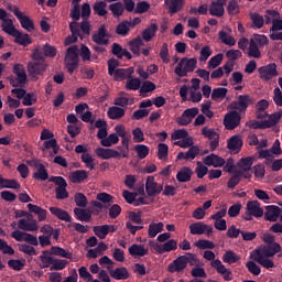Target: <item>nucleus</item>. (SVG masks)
Returning a JSON list of instances; mask_svg holds the SVG:
<instances>
[{"label": "nucleus", "mask_w": 282, "mask_h": 282, "mask_svg": "<svg viewBox=\"0 0 282 282\" xmlns=\"http://www.w3.org/2000/svg\"><path fill=\"white\" fill-rule=\"evenodd\" d=\"M241 122V115L237 112V110H232L228 112L224 118V124L226 129L232 131V129H237Z\"/></svg>", "instance_id": "obj_11"}, {"label": "nucleus", "mask_w": 282, "mask_h": 282, "mask_svg": "<svg viewBox=\"0 0 282 282\" xmlns=\"http://www.w3.org/2000/svg\"><path fill=\"white\" fill-rule=\"evenodd\" d=\"M108 8L115 19H120L124 14V6L120 1L109 4Z\"/></svg>", "instance_id": "obj_41"}, {"label": "nucleus", "mask_w": 282, "mask_h": 282, "mask_svg": "<svg viewBox=\"0 0 282 282\" xmlns=\"http://www.w3.org/2000/svg\"><path fill=\"white\" fill-rule=\"evenodd\" d=\"M18 228L20 230H25L26 232H36L39 230V223L36 220H32L31 223L22 218L18 223Z\"/></svg>", "instance_id": "obj_25"}, {"label": "nucleus", "mask_w": 282, "mask_h": 282, "mask_svg": "<svg viewBox=\"0 0 282 282\" xmlns=\"http://www.w3.org/2000/svg\"><path fill=\"white\" fill-rule=\"evenodd\" d=\"M124 109L117 106L110 107L107 111L108 118H110V120H120V118H124Z\"/></svg>", "instance_id": "obj_37"}, {"label": "nucleus", "mask_w": 282, "mask_h": 282, "mask_svg": "<svg viewBox=\"0 0 282 282\" xmlns=\"http://www.w3.org/2000/svg\"><path fill=\"white\" fill-rule=\"evenodd\" d=\"M96 155L101 160H111L120 158L121 153L113 149L97 148L95 150Z\"/></svg>", "instance_id": "obj_19"}, {"label": "nucleus", "mask_w": 282, "mask_h": 282, "mask_svg": "<svg viewBox=\"0 0 282 282\" xmlns=\"http://www.w3.org/2000/svg\"><path fill=\"white\" fill-rule=\"evenodd\" d=\"M281 251V245L278 242H271L265 246H261L252 251L251 259L259 263L265 270L274 268V261L271 259L274 254H279Z\"/></svg>", "instance_id": "obj_1"}, {"label": "nucleus", "mask_w": 282, "mask_h": 282, "mask_svg": "<svg viewBox=\"0 0 282 282\" xmlns=\"http://www.w3.org/2000/svg\"><path fill=\"white\" fill-rule=\"evenodd\" d=\"M50 182H53L57 186L55 189L56 199H67L69 197L67 181L63 176H52Z\"/></svg>", "instance_id": "obj_6"}, {"label": "nucleus", "mask_w": 282, "mask_h": 282, "mask_svg": "<svg viewBox=\"0 0 282 282\" xmlns=\"http://www.w3.org/2000/svg\"><path fill=\"white\" fill-rule=\"evenodd\" d=\"M50 213L54 215V217H57L61 221H67L68 224H72V216L65 209H61L58 207H50Z\"/></svg>", "instance_id": "obj_30"}, {"label": "nucleus", "mask_w": 282, "mask_h": 282, "mask_svg": "<svg viewBox=\"0 0 282 282\" xmlns=\"http://www.w3.org/2000/svg\"><path fill=\"white\" fill-rule=\"evenodd\" d=\"M42 51L44 58H54V56L57 54L56 46H52L48 43L43 45Z\"/></svg>", "instance_id": "obj_61"}, {"label": "nucleus", "mask_w": 282, "mask_h": 282, "mask_svg": "<svg viewBox=\"0 0 282 282\" xmlns=\"http://www.w3.org/2000/svg\"><path fill=\"white\" fill-rule=\"evenodd\" d=\"M91 41L96 45H109V33H107L105 24H101L98 31L91 35Z\"/></svg>", "instance_id": "obj_12"}, {"label": "nucleus", "mask_w": 282, "mask_h": 282, "mask_svg": "<svg viewBox=\"0 0 282 282\" xmlns=\"http://www.w3.org/2000/svg\"><path fill=\"white\" fill-rule=\"evenodd\" d=\"M14 37V43L18 45H22V47H28V45H32V37L30 34L18 31Z\"/></svg>", "instance_id": "obj_34"}, {"label": "nucleus", "mask_w": 282, "mask_h": 282, "mask_svg": "<svg viewBox=\"0 0 282 282\" xmlns=\"http://www.w3.org/2000/svg\"><path fill=\"white\" fill-rule=\"evenodd\" d=\"M69 30L72 32V36L66 39V43H76V41H78V36H80V24H78L76 21H73L69 23Z\"/></svg>", "instance_id": "obj_33"}, {"label": "nucleus", "mask_w": 282, "mask_h": 282, "mask_svg": "<svg viewBox=\"0 0 282 282\" xmlns=\"http://www.w3.org/2000/svg\"><path fill=\"white\" fill-rule=\"evenodd\" d=\"M241 147H243V140H241V135H232L227 141V149H229V151H236V153H239L241 151Z\"/></svg>", "instance_id": "obj_27"}, {"label": "nucleus", "mask_w": 282, "mask_h": 282, "mask_svg": "<svg viewBox=\"0 0 282 282\" xmlns=\"http://www.w3.org/2000/svg\"><path fill=\"white\" fill-rule=\"evenodd\" d=\"M191 177H193V170L187 166L182 167L176 174V180L181 183L191 182Z\"/></svg>", "instance_id": "obj_35"}, {"label": "nucleus", "mask_w": 282, "mask_h": 282, "mask_svg": "<svg viewBox=\"0 0 282 282\" xmlns=\"http://www.w3.org/2000/svg\"><path fill=\"white\" fill-rule=\"evenodd\" d=\"M158 158L159 160H166L169 158V145L166 143H159Z\"/></svg>", "instance_id": "obj_64"}, {"label": "nucleus", "mask_w": 282, "mask_h": 282, "mask_svg": "<svg viewBox=\"0 0 282 282\" xmlns=\"http://www.w3.org/2000/svg\"><path fill=\"white\" fill-rule=\"evenodd\" d=\"M186 256H180L167 265V272L171 274H180V272H184V270H186Z\"/></svg>", "instance_id": "obj_14"}, {"label": "nucleus", "mask_w": 282, "mask_h": 282, "mask_svg": "<svg viewBox=\"0 0 282 282\" xmlns=\"http://www.w3.org/2000/svg\"><path fill=\"white\" fill-rule=\"evenodd\" d=\"M158 30H160V28L156 23L150 24V26L142 32L143 41H147L149 43V41H151L158 33Z\"/></svg>", "instance_id": "obj_38"}, {"label": "nucleus", "mask_w": 282, "mask_h": 282, "mask_svg": "<svg viewBox=\"0 0 282 282\" xmlns=\"http://www.w3.org/2000/svg\"><path fill=\"white\" fill-rule=\"evenodd\" d=\"M206 228V224L204 223H193L189 225L191 235H204V229Z\"/></svg>", "instance_id": "obj_60"}, {"label": "nucleus", "mask_w": 282, "mask_h": 282, "mask_svg": "<svg viewBox=\"0 0 282 282\" xmlns=\"http://www.w3.org/2000/svg\"><path fill=\"white\" fill-rule=\"evenodd\" d=\"M281 118H282V110L270 115L269 119L264 120V124L267 126V129H272V127H276Z\"/></svg>", "instance_id": "obj_44"}, {"label": "nucleus", "mask_w": 282, "mask_h": 282, "mask_svg": "<svg viewBox=\"0 0 282 282\" xmlns=\"http://www.w3.org/2000/svg\"><path fill=\"white\" fill-rule=\"evenodd\" d=\"M89 177V173L85 170H76L69 173V180L73 184H83Z\"/></svg>", "instance_id": "obj_22"}, {"label": "nucleus", "mask_w": 282, "mask_h": 282, "mask_svg": "<svg viewBox=\"0 0 282 282\" xmlns=\"http://www.w3.org/2000/svg\"><path fill=\"white\" fill-rule=\"evenodd\" d=\"M134 151L138 155L139 160H144V158H147V155H149V147L144 145V144H137L134 147Z\"/></svg>", "instance_id": "obj_62"}, {"label": "nucleus", "mask_w": 282, "mask_h": 282, "mask_svg": "<svg viewBox=\"0 0 282 282\" xmlns=\"http://www.w3.org/2000/svg\"><path fill=\"white\" fill-rule=\"evenodd\" d=\"M73 213L77 221H85V224H89V221H91V213L87 209L75 207Z\"/></svg>", "instance_id": "obj_32"}, {"label": "nucleus", "mask_w": 282, "mask_h": 282, "mask_svg": "<svg viewBox=\"0 0 282 282\" xmlns=\"http://www.w3.org/2000/svg\"><path fill=\"white\" fill-rule=\"evenodd\" d=\"M93 10L98 17H107V2L102 0L95 2Z\"/></svg>", "instance_id": "obj_48"}, {"label": "nucleus", "mask_w": 282, "mask_h": 282, "mask_svg": "<svg viewBox=\"0 0 282 282\" xmlns=\"http://www.w3.org/2000/svg\"><path fill=\"white\" fill-rule=\"evenodd\" d=\"M45 69L46 66L43 62H29L28 64V72L32 78H35V80L37 76H43Z\"/></svg>", "instance_id": "obj_16"}, {"label": "nucleus", "mask_w": 282, "mask_h": 282, "mask_svg": "<svg viewBox=\"0 0 282 282\" xmlns=\"http://www.w3.org/2000/svg\"><path fill=\"white\" fill-rule=\"evenodd\" d=\"M228 94V88H214L212 91V100H224Z\"/></svg>", "instance_id": "obj_59"}, {"label": "nucleus", "mask_w": 282, "mask_h": 282, "mask_svg": "<svg viewBox=\"0 0 282 282\" xmlns=\"http://www.w3.org/2000/svg\"><path fill=\"white\" fill-rule=\"evenodd\" d=\"M195 69H197V58L183 57L175 66L174 74H176L178 78H184L195 72Z\"/></svg>", "instance_id": "obj_3"}, {"label": "nucleus", "mask_w": 282, "mask_h": 282, "mask_svg": "<svg viewBox=\"0 0 282 282\" xmlns=\"http://www.w3.org/2000/svg\"><path fill=\"white\" fill-rule=\"evenodd\" d=\"M75 153H83L82 162L86 164L87 169H90V171H94L96 169V164L94 163V156L87 153V147L83 144H78L77 147H75Z\"/></svg>", "instance_id": "obj_13"}, {"label": "nucleus", "mask_w": 282, "mask_h": 282, "mask_svg": "<svg viewBox=\"0 0 282 282\" xmlns=\"http://www.w3.org/2000/svg\"><path fill=\"white\" fill-rule=\"evenodd\" d=\"M50 254H54L55 257H62V259H72L73 253L69 250H65L61 247H52Z\"/></svg>", "instance_id": "obj_45"}, {"label": "nucleus", "mask_w": 282, "mask_h": 282, "mask_svg": "<svg viewBox=\"0 0 282 282\" xmlns=\"http://www.w3.org/2000/svg\"><path fill=\"white\" fill-rule=\"evenodd\" d=\"M254 104V99L250 95H239L237 101L230 104V108L236 111H247L250 105Z\"/></svg>", "instance_id": "obj_10"}, {"label": "nucleus", "mask_w": 282, "mask_h": 282, "mask_svg": "<svg viewBox=\"0 0 282 282\" xmlns=\"http://www.w3.org/2000/svg\"><path fill=\"white\" fill-rule=\"evenodd\" d=\"M248 56L249 58H261V51L257 42H254V39H251L249 42Z\"/></svg>", "instance_id": "obj_42"}, {"label": "nucleus", "mask_w": 282, "mask_h": 282, "mask_svg": "<svg viewBox=\"0 0 282 282\" xmlns=\"http://www.w3.org/2000/svg\"><path fill=\"white\" fill-rule=\"evenodd\" d=\"M129 30H131V21H122L116 28V34L119 36H127L129 34Z\"/></svg>", "instance_id": "obj_46"}, {"label": "nucleus", "mask_w": 282, "mask_h": 282, "mask_svg": "<svg viewBox=\"0 0 282 282\" xmlns=\"http://www.w3.org/2000/svg\"><path fill=\"white\" fill-rule=\"evenodd\" d=\"M64 63L68 74H72L78 69V46L73 45L67 48Z\"/></svg>", "instance_id": "obj_4"}, {"label": "nucleus", "mask_w": 282, "mask_h": 282, "mask_svg": "<svg viewBox=\"0 0 282 282\" xmlns=\"http://www.w3.org/2000/svg\"><path fill=\"white\" fill-rule=\"evenodd\" d=\"M128 252L131 257H147L149 254V248H144V245L133 243L129 247Z\"/></svg>", "instance_id": "obj_23"}, {"label": "nucleus", "mask_w": 282, "mask_h": 282, "mask_svg": "<svg viewBox=\"0 0 282 282\" xmlns=\"http://www.w3.org/2000/svg\"><path fill=\"white\" fill-rule=\"evenodd\" d=\"M203 162L206 166H214V169H219L226 164V160L215 153L207 155Z\"/></svg>", "instance_id": "obj_20"}, {"label": "nucleus", "mask_w": 282, "mask_h": 282, "mask_svg": "<svg viewBox=\"0 0 282 282\" xmlns=\"http://www.w3.org/2000/svg\"><path fill=\"white\" fill-rule=\"evenodd\" d=\"M40 268L45 270V268H51L54 263V257L50 256V251H43L40 256Z\"/></svg>", "instance_id": "obj_40"}, {"label": "nucleus", "mask_w": 282, "mask_h": 282, "mask_svg": "<svg viewBox=\"0 0 282 282\" xmlns=\"http://www.w3.org/2000/svg\"><path fill=\"white\" fill-rule=\"evenodd\" d=\"M202 134L204 135V138H207V140H210L212 151H215V149L219 147V133H217V131L208 127H204L202 129Z\"/></svg>", "instance_id": "obj_15"}, {"label": "nucleus", "mask_w": 282, "mask_h": 282, "mask_svg": "<svg viewBox=\"0 0 282 282\" xmlns=\"http://www.w3.org/2000/svg\"><path fill=\"white\" fill-rule=\"evenodd\" d=\"M135 70L133 69V67H129V68H117L115 73H112V76L115 78V80H127V78H131V76H133V73Z\"/></svg>", "instance_id": "obj_24"}, {"label": "nucleus", "mask_w": 282, "mask_h": 282, "mask_svg": "<svg viewBox=\"0 0 282 282\" xmlns=\"http://www.w3.org/2000/svg\"><path fill=\"white\" fill-rule=\"evenodd\" d=\"M226 10L224 9V7L221 4L212 2L209 6V14L212 17H224Z\"/></svg>", "instance_id": "obj_53"}, {"label": "nucleus", "mask_w": 282, "mask_h": 282, "mask_svg": "<svg viewBox=\"0 0 282 282\" xmlns=\"http://www.w3.org/2000/svg\"><path fill=\"white\" fill-rule=\"evenodd\" d=\"M199 155V147L192 145L187 152H178L176 160H195Z\"/></svg>", "instance_id": "obj_29"}, {"label": "nucleus", "mask_w": 282, "mask_h": 282, "mask_svg": "<svg viewBox=\"0 0 282 282\" xmlns=\"http://www.w3.org/2000/svg\"><path fill=\"white\" fill-rule=\"evenodd\" d=\"M74 202L78 208H86L87 207V196L83 193H76L74 196Z\"/></svg>", "instance_id": "obj_63"}, {"label": "nucleus", "mask_w": 282, "mask_h": 282, "mask_svg": "<svg viewBox=\"0 0 282 282\" xmlns=\"http://www.w3.org/2000/svg\"><path fill=\"white\" fill-rule=\"evenodd\" d=\"M258 74L261 80H264V83L272 80V78H276V76H279L276 63H270L264 66H261L260 68H258Z\"/></svg>", "instance_id": "obj_7"}, {"label": "nucleus", "mask_w": 282, "mask_h": 282, "mask_svg": "<svg viewBox=\"0 0 282 282\" xmlns=\"http://www.w3.org/2000/svg\"><path fill=\"white\" fill-rule=\"evenodd\" d=\"M8 10L14 14V17L20 21L21 28L25 30L26 32H34V21L30 18V15H24L21 10H19V7L9 4Z\"/></svg>", "instance_id": "obj_5"}, {"label": "nucleus", "mask_w": 282, "mask_h": 282, "mask_svg": "<svg viewBox=\"0 0 282 282\" xmlns=\"http://www.w3.org/2000/svg\"><path fill=\"white\" fill-rule=\"evenodd\" d=\"M140 85H142L140 78L130 77L126 83V89H129V91H138V89H140Z\"/></svg>", "instance_id": "obj_58"}, {"label": "nucleus", "mask_w": 282, "mask_h": 282, "mask_svg": "<svg viewBox=\"0 0 282 282\" xmlns=\"http://www.w3.org/2000/svg\"><path fill=\"white\" fill-rule=\"evenodd\" d=\"M252 164H254V158L253 156L242 158L238 162L239 169H241L243 172L252 171Z\"/></svg>", "instance_id": "obj_47"}, {"label": "nucleus", "mask_w": 282, "mask_h": 282, "mask_svg": "<svg viewBox=\"0 0 282 282\" xmlns=\"http://www.w3.org/2000/svg\"><path fill=\"white\" fill-rule=\"evenodd\" d=\"M68 263H69V261H67V260L54 258L53 265H51L50 270H51V272L65 270L67 268Z\"/></svg>", "instance_id": "obj_55"}, {"label": "nucleus", "mask_w": 282, "mask_h": 282, "mask_svg": "<svg viewBox=\"0 0 282 282\" xmlns=\"http://www.w3.org/2000/svg\"><path fill=\"white\" fill-rule=\"evenodd\" d=\"M241 257L235 253L232 250H228L223 256L224 263H228L229 265H232V263H237Z\"/></svg>", "instance_id": "obj_49"}, {"label": "nucleus", "mask_w": 282, "mask_h": 282, "mask_svg": "<svg viewBox=\"0 0 282 282\" xmlns=\"http://www.w3.org/2000/svg\"><path fill=\"white\" fill-rule=\"evenodd\" d=\"M2 32H6V34H9V36H15V34L19 32L17 28L14 26V22L12 19H7L4 22L1 24Z\"/></svg>", "instance_id": "obj_39"}, {"label": "nucleus", "mask_w": 282, "mask_h": 282, "mask_svg": "<svg viewBox=\"0 0 282 282\" xmlns=\"http://www.w3.org/2000/svg\"><path fill=\"white\" fill-rule=\"evenodd\" d=\"M111 54L112 56H116V58H118L119 61L124 57H127L128 61H131L133 58L129 51H127V48H123L122 45H120L119 43L112 44Z\"/></svg>", "instance_id": "obj_17"}, {"label": "nucleus", "mask_w": 282, "mask_h": 282, "mask_svg": "<svg viewBox=\"0 0 282 282\" xmlns=\"http://www.w3.org/2000/svg\"><path fill=\"white\" fill-rule=\"evenodd\" d=\"M204 259L207 261H212L210 265L212 268L216 269L218 274H221L223 279L225 281H232V271L228 270L224 263H221V260L216 259L215 260V252L212 250L204 251Z\"/></svg>", "instance_id": "obj_2"}, {"label": "nucleus", "mask_w": 282, "mask_h": 282, "mask_svg": "<svg viewBox=\"0 0 282 282\" xmlns=\"http://www.w3.org/2000/svg\"><path fill=\"white\" fill-rule=\"evenodd\" d=\"M164 191V185L155 182V176H148L145 180V193L148 197H158Z\"/></svg>", "instance_id": "obj_9"}, {"label": "nucleus", "mask_w": 282, "mask_h": 282, "mask_svg": "<svg viewBox=\"0 0 282 282\" xmlns=\"http://www.w3.org/2000/svg\"><path fill=\"white\" fill-rule=\"evenodd\" d=\"M164 230V223H151L148 229V236L150 239H155L160 232Z\"/></svg>", "instance_id": "obj_36"}, {"label": "nucleus", "mask_w": 282, "mask_h": 282, "mask_svg": "<svg viewBox=\"0 0 282 282\" xmlns=\"http://www.w3.org/2000/svg\"><path fill=\"white\" fill-rule=\"evenodd\" d=\"M250 19L253 24L252 28H257V30H261V28H263L265 24V19H263L262 15L257 12L250 13Z\"/></svg>", "instance_id": "obj_51"}, {"label": "nucleus", "mask_w": 282, "mask_h": 282, "mask_svg": "<svg viewBox=\"0 0 282 282\" xmlns=\"http://www.w3.org/2000/svg\"><path fill=\"white\" fill-rule=\"evenodd\" d=\"M247 210L250 215L259 218L263 215V208H261V203L259 200H249L247 203Z\"/></svg>", "instance_id": "obj_28"}, {"label": "nucleus", "mask_w": 282, "mask_h": 282, "mask_svg": "<svg viewBox=\"0 0 282 282\" xmlns=\"http://www.w3.org/2000/svg\"><path fill=\"white\" fill-rule=\"evenodd\" d=\"M199 250H213L215 249V242L206 239H199L194 243Z\"/></svg>", "instance_id": "obj_56"}, {"label": "nucleus", "mask_w": 282, "mask_h": 282, "mask_svg": "<svg viewBox=\"0 0 282 282\" xmlns=\"http://www.w3.org/2000/svg\"><path fill=\"white\" fill-rule=\"evenodd\" d=\"M26 164L36 169V172L33 173V180H40L41 182H45V180L50 178V174L47 173L45 165L42 164L41 160L33 159L31 161H26Z\"/></svg>", "instance_id": "obj_8"}, {"label": "nucleus", "mask_w": 282, "mask_h": 282, "mask_svg": "<svg viewBox=\"0 0 282 282\" xmlns=\"http://www.w3.org/2000/svg\"><path fill=\"white\" fill-rule=\"evenodd\" d=\"M170 14H177L184 8V0H165Z\"/></svg>", "instance_id": "obj_31"}, {"label": "nucleus", "mask_w": 282, "mask_h": 282, "mask_svg": "<svg viewBox=\"0 0 282 282\" xmlns=\"http://www.w3.org/2000/svg\"><path fill=\"white\" fill-rule=\"evenodd\" d=\"M118 142H120V138L118 137L117 133H111L108 137H106V139L100 141L101 147H113V144H118Z\"/></svg>", "instance_id": "obj_54"}, {"label": "nucleus", "mask_w": 282, "mask_h": 282, "mask_svg": "<svg viewBox=\"0 0 282 282\" xmlns=\"http://www.w3.org/2000/svg\"><path fill=\"white\" fill-rule=\"evenodd\" d=\"M13 74L17 76L20 85H25L28 83V73H25V66L22 64L13 65Z\"/></svg>", "instance_id": "obj_26"}, {"label": "nucleus", "mask_w": 282, "mask_h": 282, "mask_svg": "<svg viewBox=\"0 0 282 282\" xmlns=\"http://www.w3.org/2000/svg\"><path fill=\"white\" fill-rule=\"evenodd\" d=\"M155 250L159 252V254H164V252H173L174 250H177V240L170 239L163 245H156Z\"/></svg>", "instance_id": "obj_21"}, {"label": "nucleus", "mask_w": 282, "mask_h": 282, "mask_svg": "<svg viewBox=\"0 0 282 282\" xmlns=\"http://www.w3.org/2000/svg\"><path fill=\"white\" fill-rule=\"evenodd\" d=\"M144 45L142 37L133 39L129 42L130 52L134 54V56H140V47Z\"/></svg>", "instance_id": "obj_43"}, {"label": "nucleus", "mask_w": 282, "mask_h": 282, "mask_svg": "<svg viewBox=\"0 0 282 282\" xmlns=\"http://www.w3.org/2000/svg\"><path fill=\"white\" fill-rule=\"evenodd\" d=\"M218 36L221 43H224L225 45H229V47H235V45H237V41L235 40V37L228 35V33H226L225 31H219Z\"/></svg>", "instance_id": "obj_52"}, {"label": "nucleus", "mask_w": 282, "mask_h": 282, "mask_svg": "<svg viewBox=\"0 0 282 282\" xmlns=\"http://www.w3.org/2000/svg\"><path fill=\"white\" fill-rule=\"evenodd\" d=\"M93 232H95L98 239H107V235H109V225L95 226Z\"/></svg>", "instance_id": "obj_50"}, {"label": "nucleus", "mask_w": 282, "mask_h": 282, "mask_svg": "<svg viewBox=\"0 0 282 282\" xmlns=\"http://www.w3.org/2000/svg\"><path fill=\"white\" fill-rule=\"evenodd\" d=\"M221 61H224V54L218 53L208 61L207 68L216 69V67H219V65H221Z\"/></svg>", "instance_id": "obj_57"}, {"label": "nucleus", "mask_w": 282, "mask_h": 282, "mask_svg": "<svg viewBox=\"0 0 282 282\" xmlns=\"http://www.w3.org/2000/svg\"><path fill=\"white\" fill-rule=\"evenodd\" d=\"M109 274L116 281H127L129 279V270L124 267L116 268L115 270L111 267H108Z\"/></svg>", "instance_id": "obj_18"}]
</instances>
